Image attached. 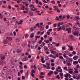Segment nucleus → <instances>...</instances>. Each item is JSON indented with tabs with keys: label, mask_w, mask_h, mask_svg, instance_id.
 I'll return each mask as SVG.
<instances>
[{
	"label": "nucleus",
	"mask_w": 80,
	"mask_h": 80,
	"mask_svg": "<svg viewBox=\"0 0 80 80\" xmlns=\"http://www.w3.org/2000/svg\"><path fill=\"white\" fill-rule=\"evenodd\" d=\"M51 3H52V4H55V1H51Z\"/></svg>",
	"instance_id": "38"
},
{
	"label": "nucleus",
	"mask_w": 80,
	"mask_h": 80,
	"mask_svg": "<svg viewBox=\"0 0 80 80\" xmlns=\"http://www.w3.org/2000/svg\"><path fill=\"white\" fill-rule=\"evenodd\" d=\"M23 20H20L19 21V23H18V25H20V24H22V23H23Z\"/></svg>",
	"instance_id": "21"
},
{
	"label": "nucleus",
	"mask_w": 80,
	"mask_h": 80,
	"mask_svg": "<svg viewBox=\"0 0 80 80\" xmlns=\"http://www.w3.org/2000/svg\"><path fill=\"white\" fill-rule=\"evenodd\" d=\"M69 70H71L69 72V73H70V74H72V73H73V69H69Z\"/></svg>",
	"instance_id": "5"
},
{
	"label": "nucleus",
	"mask_w": 80,
	"mask_h": 80,
	"mask_svg": "<svg viewBox=\"0 0 80 80\" xmlns=\"http://www.w3.org/2000/svg\"><path fill=\"white\" fill-rule=\"evenodd\" d=\"M4 42L6 43V44L8 43V40L7 39L5 40L4 41Z\"/></svg>",
	"instance_id": "41"
},
{
	"label": "nucleus",
	"mask_w": 80,
	"mask_h": 80,
	"mask_svg": "<svg viewBox=\"0 0 80 80\" xmlns=\"http://www.w3.org/2000/svg\"><path fill=\"white\" fill-rule=\"evenodd\" d=\"M34 35H35V34L34 33H31L30 36V38H33L34 37Z\"/></svg>",
	"instance_id": "10"
},
{
	"label": "nucleus",
	"mask_w": 80,
	"mask_h": 80,
	"mask_svg": "<svg viewBox=\"0 0 80 80\" xmlns=\"http://www.w3.org/2000/svg\"><path fill=\"white\" fill-rule=\"evenodd\" d=\"M0 19H2L3 18V16L2 15V14L0 13Z\"/></svg>",
	"instance_id": "32"
},
{
	"label": "nucleus",
	"mask_w": 80,
	"mask_h": 80,
	"mask_svg": "<svg viewBox=\"0 0 80 80\" xmlns=\"http://www.w3.org/2000/svg\"><path fill=\"white\" fill-rule=\"evenodd\" d=\"M8 68L7 66H4V67L3 68V70H7Z\"/></svg>",
	"instance_id": "25"
},
{
	"label": "nucleus",
	"mask_w": 80,
	"mask_h": 80,
	"mask_svg": "<svg viewBox=\"0 0 80 80\" xmlns=\"http://www.w3.org/2000/svg\"><path fill=\"white\" fill-rule=\"evenodd\" d=\"M49 41L52 42V37H51L49 38Z\"/></svg>",
	"instance_id": "48"
},
{
	"label": "nucleus",
	"mask_w": 80,
	"mask_h": 80,
	"mask_svg": "<svg viewBox=\"0 0 80 80\" xmlns=\"http://www.w3.org/2000/svg\"><path fill=\"white\" fill-rule=\"evenodd\" d=\"M54 73L53 71H50V72L48 73V75L49 76H51V75H52V74H53Z\"/></svg>",
	"instance_id": "2"
},
{
	"label": "nucleus",
	"mask_w": 80,
	"mask_h": 80,
	"mask_svg": "<svg viewBox=\"0 0 80 80\" xmlns=\"http://www.w3.org/2000/svg\"><path fill=\"white\" fill-rule=\"evenodd\" d=\"M67 60H66V61H67L68 62V63H70V62H72L73 61V60H72V58H69V59H67Z\"/></svg>",
	"instance_id": "4"
},
{
	"label": "nucleus",
	"mask_w": 80,
	"mask_h": 80,
	"mask_svg": "<svg viewBox=\"0 0 80 80\" xmlns=\"http://www.w3.org/2000/svg\"><path fill=\"white\" fill-rule=\"evenodd\" d=\"M44 50H45L46 51H49V49H48V48H47V47H46V46H45L44 48Z\"/></svg>",
	"instance_id": "3"
},
{
	"label": "nucleus",
	"mask_w": 80,
	"mask_h": 80,
	"mask_svg": "<svg viewBox=\"0 0 80 80\" xmlns=\"http://www.w3.org/2000/svg\"><path fill=\"white\" fill-rule=\"evenodd\" d=\"M28 36H29V35L28 34H26L25 35V37L26 38H28Z\"/></svg>",
	"instance_id": "24"
},
{
	"label": "nucleus",
	"mask_w": 80,
	"mask_h": 80,
	"mask_svg": "<svg viewBox=\"0 0 80 80\" xmlns=\"http://www.w3.org/2000/svg\"><path fill=\"white\" fill-rule=\"evenodd\" d=\"M33 19L34 20V22H35V21H37V19L36 18H33Z\"/></svg>",
	"instance_id": "47"
},
{
	"label": "nucleus",
	"mask_w": 80,
	"mask_h": 80,
	"mask_svg": "<svg viewBox=\"0 0 80 80\" xmlns=\"http://www.w3.org/2000/svg\"><path fill=\"white\" fill-rule=\"evenodd\" d=\"M46 65H47V66L48 67H50V64L49 63H46Z\"/></svg>",
	"instance_id": "35"
},
{
	"label": "nucleus",
	"mask_w": 80,
	"mask_h": 80,
	"mask_svg": "<svg viewBox=\"0 0 80 80\" xmlns=\"http://www.w3.org/2000/svg\"><path fill=\"white\" fill-rule=\"evenodd\" d=\"M8 40L10 41H12V38L11 37H9L8 39Z\"/></svg>",
	"instance_id": "29"
},
{
	"label": "nucleus",
	"mask_w": 80,
	"mask_h": 80,
	"mask_svg": "<svg viewBox=\"0 0 80 80\" xmlns=\"http://www.w3.org/2000/svg\"><path fill=\"white\" fill-rule=\"evenodd\" d=\"M66 17H67V16H63L61 18H60L61 20H63V19H65V18H66Z\"/></svg>",
	"instance_id": "14"
},
{
	"label": "nucleus",
	"mask_w": 80,
	"mask_h": 80,
	"mask_svg": "<svg viewBox=\"0 0 80 80\" xmlns=\"http://www.w3.org/2000/svg\"><path fill=\"white\" fill-rule=\"evenodd\" d=\"M71 48H70V51H73V46H71Z\"/></svg>",
	"instance_id": "31"
},
{
	"label": "nucleus",
	"mask_w": 80,
	"mask_h": 80,
	"mask_svg": "<svg viewBox=\"0 0 80 80\" xmlns=\"http://www.w3.org/2000/svg\"><path fill=\"white\" fill-rule=\"evenodd\" d=\"M5 56H3L2 57H1V60H3L5 59Z\"/></svg>",
	"instance_id": "26"
},
{
	"label": "nucleus",
	"mask_w": 80,
	"mask_h": 80,
	"mask_svg": "<svg viewBox=\"0 0 80 80\" xmlns=\"http://www.w3.org/2000/svg\"><path fill=\"white\" fill-rule=\"evenodd\" d=\"M64 69L65 70H67V67H64Z\"/></svg>",
	"instance_id": "46"
},
{
	"label": "nucleus",
	"mask_w": 80,
	"mask_h": 80,
	"mask_svg": "<svg viewBox=\"0 0 80 80\" xmlns=\"http://www.w3.org/2000/svg\"><path fill=\"white\" fill-rule=\"evenodd\" d=\"M54 74L55 75H58V72H57V71H55L54 72Z\"/></svg>",
	"instance_id": "55"
},
{
	"label": "nucleus",
	"mask_w": 80,
	"mask_h": 80,
	"mask_svg": "<svg viewBox=\"0 0 80 80\" xmlns=\"http://www.w3.org/2000/svg\"><path fill=\"white\" fill-rule=\"evenodd\" d=\"M72 54H73V55H75V54H76V52L74 51L72 52Z\"/></svg>",
	"instance_id": "54"
},
{
	"label": "nucleus",
	"mask_w": 80,
	"mask_h": 80,
	"mask_svg": "<svg viewBox=\"0 0 80 80\" xmlns=\"http://www.w3.org/2000/svg\"><path fill=\"white\" fill-rule=\"evenodd\" d=\"M72 32V31L71 30H68V33H70Z\"/></svg>",
	"instance_id": "40"
},
{
	"label": "nucleus",
	"mask_w": 80,
	"mask_h": 80,
	"mask_svg": "<svg viewBox=\"0 0 80 80\" xmlns=\"http://www.w3.org/2000/svg\"><path fill=\"white\" fill-rule=\"evenodd\" d=\"M12 52L14 53H15V51H14V49H11L10 51V53H12Z\"/></svg>",
	"instance_id": "22"
},
{
	"label": "nucleus",
	"mask_w": 80,
	"mask_h": 80,
	"mask_svg": "<svg viewBox=\"0 0 80 80\" xmlns=\"http://www.w3.org/2000/svg\"><path fill=\"white\" fill-rule=\"evenodd\" d=\"M56 46V47H59V46H60V43H57Z\"/></svg>",
	"instance_id": "42"
},
{
	"label": "nucleus",
	"mask_w": 80,
	"mask_h": 80,
	"mask_svg": "<svg viewBox=\"0 0 80 80\" xmlns=\"http://www.w3.org/2000/svg\"><path fill=\"white\" fill-rule=\"evenodd\" d=\"M31 72L32 73H35V70H32V71H31Z\"/></svg>",
	"instance_id": "44"
},
{
	"label": "nucleus",
	"mask_w": 80,
	"mask_h": 80,
	"mask_svg": "<svg viewBox=\"0 0 80 80\" xmlns=\"http://www.w3.org/2000/svg\"><path fill=\"white\" fill-rule=\"evenodd\" d=\"M56 20H57V21H58V20H59V18H58V17H56Z\"/></svg>",
	"instance_id": "39"
},
{
	"label": "nucleus",
	"mask_w": 80,
	"mask_h": 80,
	"mask_svg": "<svg viewBox=\"0 0 80 80\" xmlns=\"http://www.w3.org/2000/svg\"><path fill=\"white\" fill-rule=\"evenodd\" d=\"M20 41V38H17L15 40V42H19Z\"/></svg>",
	"instance_id": "7"
},
{
	"label": "nucleus",
	"mask_w": 80,
	"mask_h": 80,
	"mask_svg": "<svg viewBox=\"0 0 80 80\" xmlns=\"http://www.w3.org/2000/svg\"><path fill=\"white\" fill-rule=\"evenodd\" d=\"M70 38L71 39V40H73L74 38V37L73 35H71L70 36Z\"/></svg>",
	"instance_id": "12"
},
{
	"label": "nucleus",
	"mask_w": 80,
	"mask_h": 80,
	"mask_svg": "<svg viewBox=\"0 0 80 80\" xmlns=\"http://www.w3.org/2000/svg\"><path fill=\"white\" fill-rule=\"evenodd\" d=\"M34 61V59L33 58H32V59H31L29 61V62H33V61Z\"/></svg>",
	"instance_id": "28"
},
{
	"label": "nucleus",
	"mask_w": 80,
	"mask_h": 80,
	"mask_svg": "<svg viewBox=\"0 0 80 80\" xmlns=\"http://www.w3.org/2000/svg\"><path fill=\"white\" fill-rule=\"evenodd\" d=\"M35 38H40V36H36L35 37Z\"/></svg>",
	"instance_id": "58"
},
{
	"label": "nucleus",
	"mask_w": 80,
	"mask_h": 80,
	"mask_svg": "<svg viewBox=\"0 0 80 80\" xmlns=\"http://www.w3.org/2000/svg\"><path fill=\"white\" fill-rule=\"evenodd\" d=\"M3 62L2 60H0V65H3Z\"/></svg>",
	"instance_id": "27"
},
{
	"label": "nucleus",
	"mask_w": 80,
	"mask_h": 80,
	"mask_svg": "<svg viewBox=\"0 0 80 80\" xmlns=\"http://www.w3.org/2000/svg\"><path fill=\"white\" fill-rule=\"evenodd\" d=\"M78 62L77 61H74L73 63L74 65H77V64H78Z\"/></svg>",
	"instance_id": "17"
},
{
	"label": "nucleus",
	"mask_w": 80,
	"mask_h": 80,
	"mask_svg": "<svg viewBox=\"0 0 80 80\" xmlns=\"http://www.w3.org/2000/svg\"><path fill=\"white\" fill-rule=\"evenodd\" d=\"M53 7L55 8L54 10H57L58 9V6H53Z\"/></svg>",
	"instance_id": "18"
},
{
	"label": "nucleus",
	"mask_w": 80,
	"mask_h": 80,
	"mask_svg": "<svg viewBox=\"0 0 80 80\" xmlns=\"http://www.w3.org/2000/svg\"><path fill=\"white\" fill-rule=\"evenodd\" d=\"M59 58H60V59H63V56H60Z\"/></svg>",
	"instance_id": "61"
},
{
	"label": "nucleus",
	"mask_w": 80,
	"mask_h": 80,
	"mask_svg": "<svg viewBox=\"0 0 80 80\" xmlns=\"http://www.w3.org/2000/svg\"><path fill=\"white\" fill-rule=\"evenodd\" d=\"M51 53H53V54H54L55 52H54L53 51H51Z\"/></svg>",
	"instance_id": "45"
},
{
	"label": "nucleus",
	"mask_w": 80,
	"mask_h": 80,
	"mask_svg": "<svg viewBox=\"0 0 80 80\" xmlns=\"http://www.w3.org/2000/svg\"><path fill=\"white\" fill-rule=\"evenodd\" d=\"M59 56V55H58V53H57L56 54V57H58V56Z\"/></svg>",
	"instance_id": "63"
},
{
	"label": "nucleus",
	"mask_w": 80,
	"mask_h": 80,
	"mask_svg": "<svg viewBox=\"0 0 80 80\" xmlns=\"http://www.w3.org/2000/svg\"><path fill=\"white\" fill-rule=\"evenodd\" d=\"M55 77H56L58 79H60V76H59V75H57V76H55Z\"/></svg>",
	"instance_id": "36"
},
{
	"label": "nucleus",
	"mask_w": 80,
	"mask_h": 80,
	"mask_svg": "<svg viewBox=\"0 0 80 80\" xmlns=\"http://www.w3.org/2000/svg\"><path fill=\"white\" fill-rule=\"evenodd\" d=\"M34 47H35V46H31V48H32V49H33Z\"/></svg>",
	"instance_id": "52"
},
{
	"label": "nucleus",
	"mask_w": 80,
	"mask_h": 80,
	"mask_svg": "<svg viewBox=\"0 0 80 80\" xmlns=\"http://www.w3.org/2000/svg\"><path fill=\"white\" fill-rule=\"evenodd\" d=\"M5 15L6 17H9V16L10 15V13L9 12H6V14Z\"/></svg>",
	"instance_id": "20"
},
{
	"label": "nucleus",
	"mask_w": 80,
	"mask_h": 80,
	"mask_svg": "<svg viewBox=\"0 0 80 80\" xmlns=\"http://www.w3.org/2000/svg\"><path fill=\"white\" fill-rule=\"evenodd\" d=\"M67 65L68 66H69L70 65H72V64L70 62H68Z\"/></svg>",
	"instance_id": "49"
},
{
	"label": "nucleus",
	"mask_w": 80,
	"mask_h": 80,
	"mask_svg": "<svg viewBox=\"0 0 80 80\" xmlns=\"http://www.w3.org/2000/svg\"><path fill=\"white\" fill-rule=\"evenodd\" d=\"M34 30V29H33V28H31V32H32Z\"/></svg>",
	"instance_id": "50"
},
{
	"label": "nucleus",
	"mask_w": 80,
	"mask_h": 80,
	"mask_svg": "<svg viewBox=\"0 0 80 80\" xmlns=\"http://www.w3.org/2000/svg\"><path fill=\"white\" fill-rule=\"evenodd\" d=\"M63 57H65V58H66V59H67V60H68V58H69V57H68V56H67V55L65 54V53L63 55Z\"/></svg>",
	"instance_id": "6"
},
{
	"label": "nucleus",
	"mask_w": 80,
	"mask_h": 80,
	"mask_svg": "<svg viewBox=\"0 0 80 80\" xmlns=\"http://www.w3.org/2000/svg\"><path fill=\"white\" fill-rule=\"evenodd\" d=\"M2 13L3 15H5L6 14H7V12H6V11H3Z\"/></svg>",
	"instance_id": "23"
},
{
	"label": "nucleus",
	"mask_w": 80,
	"mask_h": 80,
	"mask_svg": "<svg viewBox=\"0 0 80 80\" xmlns=\"http://www.w3.org/2000/svg\"><path fill=\"white\" fill-rule=\"evenodd\" d=\"M67 18L68 19H70V15H68L67 16Z\"/></svg>",
	"instance_id": "56"
},
{
	"label": "nucleus",
	"mask_w": 80,
	"mask_h": 80,
	"mask_svg": "<svg viewBox=\"0 0 80 80\" xmlns=\"http://www.w3.org/2000/svg\"><path fill=\"white\" fill-rule=\"evenodd\" d=\"M69 77V78H70L72 76H71V75L70 74L68 73H67V74L65 75V77L66 78H65V80H68V77Z\"/></svg>",
	"instance_id": "1"
},
{
	"label": "nucleus",
	"mask_w": 80,
	"mask_h": 80,
	"mask_svg": "<svg viewBox=\"0 0 80 80\" xmlns=\"http://www.w3.org/2000/svg\"><path fill=\"white\" fill-rule=\"evenodd\" d=\"M72 30V28H67L66 29L65 31H67L68 30Z\"/></svg>",
	"instance_id": "19"
},
{
	"label": "nucleus",
	"mask_w": 80,
	"mask_h": 80,
	"mask_svg": "<svg viewBox=\"0 0 80 80\" xmlns=\"http://www.w3.org/2000/svg\"><path fill=\"white\" fill-rule=\"evenodd\" d=\"M60 25H61V23L60 22H59L58 24V27H60Z\"/></svg>",
	"instance_id": "33"
},
{
	"label": "nucleus",
	"mask_w": 80,
	"mask_h": 80,
	"mask_svg": "<svg viewBox=\"0 0 80 80\" xmlns=\"http://www.w3.org/2000/svg\"><path fill=\"white\" fill-rule=\"evenodd\" d=\"M73 59L75 60H77L78 59V56H74L73 57Z\"/></svg>",
	"instance_id": "11"
},
{
	"label": "nucleus",
	"mask_w": 80,
	"mask_h": 80,
	"mask_svg": "<svg viewBox=\"0 0 80 80\" xmlns=\"http://www.w3.org/2000/svg\"><path fill=\"white\" fill-rule=\"evenodd\" d=\"M73 35H74V36H76V35L77 36V32H73Z\"/></svg>",
	"instance_id": "37"
},
{
	"label": "nucleus",
	"mask_w": 80,
	"mask_h": 80,
	"mask_svg": "<svg viewBox=\"0 0 80 80\" xmlns=\"http://www.w3.org/2000/svg\"><path fill=\"white\" fill-rule=\"evenodd\" d=\"M17 52L18 53H20V49L18 48L17 50Z\"/></svg>",
	"instance_id": "51"
},
{
	"label": "nucleus",
	"mask_w": 80,
	"mask_h": 80,
	"mask_svg": "<svg viewBox=\"0 0 80 80\" xmlns=\"http://www.w3.org/2000/svg\"><path fill=\"white\" fill-rule=\"evenodd\" d=\"M42 41L41 40H40V41H39L38 43H39V44H41V43H42Z\"/></svg>",
	"instance_id": "53"
},
{
	"label": "nucleus",
	"mask_w": 80,
	"mask_h": 80,
	"mask_svg": "<svg viewBox=\"0 0 80 80\" xmlns=\"http://www.w3.org/2000/svg\"><path fill=\"white\" fill-rule=\"evenodd\" d=\"M47 34L48 35H49L50 34V32H47Z\"/></svg>",
	"instance_id": "62"
},
{
	"label": "nucleus",
	"mask_w": 80,
	"mask_h": 80,
	"mask_svg": "<svg viewBox=\"0 0 80 80\" xmlns=\"http://www.w3.org/2000/svg\"><path fill=\"white\" fill-rule=\"evenodd\" d=\"M43 66L44 67H45V68H46L47 69H50V67H47V66H46V65H45V64H43Z\"/></svg>",
	"instance_id": "8"
},
{
	"label": "nucleus",
	"mask_w": 80,
	"mask_h": 80,
	"mask_svg": "<svg viewBox=\"0 0 80 80\" xmlns=\"http://www.w3.org/2000/svg\"><path fill=\"white\" fill-rule=\"evenodd\" d=\"M60 76H63V74L62 73H60Z\"/></svg>",
	"instance_id": "43"
},
{
	"label": "nucleus",
	"mask_w": 80,
	"mask_h": 80,
	"mask_svg": "<svg viewBox=\"0 0 80 80\" xmlns=\"http://www.w3.org/2000/svg\"><path fill=\"white\" fill-rule=\"evenodd\" d=\"M40 30L41 31H42V30H44V27H43V26L42 27V26L41 25L40 27Z\"/></svg>",
	"instance_id": "13"
},
{
	"label": "nucleus",
	"mask_w": 80,
	"mask_h": 80,
	"mask_svg": "<svg viewBox=\"0 0 80 80\" xmlns=\"http://www.w3.org/2000/svg\"><path fill=\"white\" fill-rule=\"evenodd\" d=\"M29 72V70H28L27 71V72L26 74H25V76L26 77H28V72Z\"/></svg>",
	"instance_id": "16"
},
{
	"label": "nucleus",
	"mask_w": 80,
	"mask_h": 80,
	"mask_svg": "<svg viewBox=\"0 0 80 80\" xmlns=\"http://www.w3.org/2000/svg\"><path fill=\"white\" fill-rule=\"evenodd\" d=\"M19 67L20 68V69H23V66H22V65H20Z\"/></svg>",
	"instance_id": "59"
},
{
	"label": "nucleus",
	"mask_w": 80,
	"mask_h": 80,
	"mask_svg": "<svg viewBox=\"0 0 80 80\" xmlns=\"http://www.w3.org/2000/svg\"><path fill=\"white\" fill-rule=\"evenodd\" d=\"M62 29V27H60L59 28H58L57 30L58 31H60Z\"/></svg>",
	"instance_id": "30"
},
{
	"label": "nucleus",
	"mask_w": 80,
	"mask_h": 80,
	"mask_svg": "<svg viewBox=\"0 0 80 80\" xmlns=\"http://www.w3.org/2000/svg\"><path fill=\"white\" fill-rule=\"evenodd\" d=\"M75 18H76V19H77L78 20L80 19V17H79V16H75Z\"/></svg>",
	"instance_id": "34"
},
{
	"label": "nucleus",
	"mask_w": 80,
	"mask_h": 80,
	"mask_svg": "<svg viewBox=\"0 0 80 80\" xmlns=\"http://www.w3.org/2000/svg\"><path fill=\"white\" fill-rule=\"evenodd\" d=\"M76 67L78 68H80V65H79V64H78L76 66Z\"/></svg>",
	"instance_id": "60"
},
{
	"label": "nucleus",
	"mask_w": 80,
	"mask_h": 80,
	"mask_svg": "<svg viewBox=\"0 0 80 80\" xmlns=\"http://www.w3.org/2000/svg\"><path fill=\"white\" fill-rule=\"evenodd\" d=\"M43 60H44V58H42L41 59V61L43 63H44L45 62V61H44Z\"/></svg>",
	"instance_id": "15"
},
{
	"label": "nucleus",
	"mask_w": 80,
	"mask_h": 80,
	"mask_svg": "<svg viewBox=\"0 0 80 80\" xmlns=\"http://www.w3.org/2000/svg\"><path fill=\"white\" fill-rule=\"evenodd\" d=\"M28 60V57H25L24 58L22 59L23 61H27Z\"/></svg>",
	"instance_id": "9"
},
{
	"label": "nucleus",
	"mask_w": 80,
	"mask_h": 80,
	"mask_svg": "<svg viewBox=\"0 0 80 80\" xmlns=\"http://www.w3.org/2000/svg\"><path fill=\"white\" fill-rule=\"evenodd\" d=\"M57 27V24H53V27Z\"/></svg>",
	"instance_id": "64"
},
{
	"label": "nucleus",
	"mask_w": 80,
	"mask_h": 80,
	"mask_svg": "<svg viewBox=\"0 0 80 80\" xmlns=\"http://www.w3.org/2000/svg\"><path fill=\"white\" fill-rule=\"evenodd\" d=\"M44 78V76H41L39 78Z\"/></svg>",
	"instance_id": "57"
}]
</instances>
